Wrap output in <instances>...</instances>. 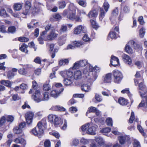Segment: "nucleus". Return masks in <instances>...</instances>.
I'll use <instances>...</instances> for the list:
<instances>
[{
	"mask_svg": "<svg viewBox=\"0 0 147 147\" xmlns=\"http://www.w3.org/2000/svg\"><path fill=\"white\" fill-rule=\"evenodd\" d=\"M139 88L140 91H139L140 95L143 98V100L139 104V107H147V92L145 86L143 84L142 82L140 83Z\"/></svg>",
	"mask_w": 147,
	"mask_h": 147,
	"instance_id": "obj_1",
	"label": "nucleus"
},
{
	"mask_svg": "<svg viewBox=\"0 0 147 147\" xmlns=\"http://www.w3.org/2000/svg\"><path fill=\"white\" fill-rule=\"evenodd\" d=\"M76 11L75 9L73 10H65L63 11V16L66 17L67 20H75L76 21L78 22H81V18L76 15Z\"/></svg>",
	"mask_w": 147,
	"mask_h": 147,
	"instance_id": "obj_2",
	"label": "nucleus"
},
{
	"mask_svg": "<svg viewBox=\"0 0 147 147\" xmlns=\"http://www.w3.org/2000/svg\"><path fill=\"white\" fill-rule=\"evenodd\" d=\"M100 69L99 67L97 66L93 67L90 65H89V69L88 70L87 69H85L83 70V73L84 74H86L88 73L90 74L92 73V76L91 79L95 80L97 78V73L100 71Z\"/></svg>",
	"mask_w": 147,
	"mask_h": 147,
	"instance_id": "obj_3",
	"label": "nucleus"
},
{
	"mask_svg": "<svg viewBox=\"0 0 147 147\" xmlns=\"http://www.w3.org/2000/svg\"><path fill=\"white\" fill-rule=\"evenodd\" d=\"M44 127L42 123L40 121L38 123L37 126L32 129L31 133L35 136L39 137L43 133Z\"/></svg>",
	"mask_w": 147,
	"mask_h": 147,
	"instance_id": "obj_4",
	"label": "nucleus"
},
{
	"mask_svg": "<svg viewBox=\"0 0 147 147\" xmlns=\"http://www.w3.org/2000/svg\"><path fill=\"white\" fill-rule=\"evenodd\" d=\"M109 5L107 1L106 0H105L103 7L105 10V12L104 11L102 8H100V15L99 18L100 20L101 21L102 20L105 16V13L108 11V9L109 7Z\"/></svg>",
	"mask_w": 147,
	"mask_h": 147,
	"instance_id": "obj_5",
	"label": "nucleus"
},
{
	"mask_svg": "<svg viewBox=\"0 0 147 147\" xmlns=\"http://www.w3.org/2000/svg\"><path fill=\"white\" fill-rule=\"evenodd\" d=\"M113 73L115 82L119 83L121 82L123 78L121 73L118 70H114L113 71Z\"/></svg>",
	"mask_w": 147,
	"mask_h": 147,
	"instance_id": "obj_6",
	"label": "nucleus"
},
{
	"mask_svg": "<svg viewBox=\"0 0 147 147\" xmlns=\"http://www.w3.org/2000/svg\"><path fill=\"white\" fill-rule=\"evenodd\" d=\"M23 68L20 69L18 71L20 75H26L27 74L28 69L30 68V66L28 65H22Z\"/></svg>",
	"mask_w": 147,
	"mask_h": 147,
	"instance_id": "obj_7",
	"label": "nucleus"
},
{
	"mask_svg": "<svg viewBox=\"0 0 147 147\" xmlns=\"http://www.w3.org/2000/svg\"><path fill=\"white\" fill-rule=\"evenodd\" d=\"M34 116V113L31 111L27 112L25 115L26 122L28 124H31L32 122Z\"/></svg>",
	"mask_w": 147,
	"mask_h": 147,
	"instance_id": "obj_8",
	"label": "nucleus"
},
{
	"mask_svg": "<svg viewBox=\"0 0 147 147\" xmlns=\"http://www.w3.org/2000/svg\"><path fill=\"white\" fill-rule=\"evenodd\" d=\"M40 97V91L36 90L35 91L34 94L32 95V98L36 102H39L42 101L41 98Z\"/></svg>",
	"mask_w": 147,
	"mask_h": 147,
	"instance_id": "obj_9",
	"label": "nucleus"
},
{
	"mask_svg": "<svg viewBox=\"0 0 147 147\" xmlns=\"http://www.w3.org/2000/svg\"><path fill=\"white\" fill-rule=\"evenodd\" d=\"M111 59L110 66L111 65L114 67H116L118 65L119 63V61L117 57L112 55L111 57Z\"/></svg>",
	"mask_w": 147,
	"mask_h": 147,
	"instance_id": "obj_10",
	"label": "nucleus"
},
{
	"mask_svg": "<svg viewBox=\"0 0 147 147\" xmlns=\"http://www.w3.org/2000/svg\"><path fill=\"white\" fill-rule=\"evenodd\" d=\"M63 90L64 89L62 88L59 91L57 90H53L50 92V95L54 98H57L59 95L63 91Z\"/></svg>",
	"mask_w": 147,
	"mask_h": 147,
	"instance_id": "obj_11",
	"label": "nucleus"
},
{
	"mask_svg": "<svg viewBox=\"0 0 147 147\" xmlns=\"http://www.w3.org/2000/svg\"><path fill=\"white\" fill-rule=\"evenodd\" d=\"M119 140L121 144H123L125 142H129L130 140V138L127 136H121L119 137Z\"/></svg>",
	"mask_w": 147,
	"mask_h": 147,
	"instance_id": "obj_12",
	"label": "nucleus"
},
{
	"mask_svg": "<svg viewBox=\"0 0 147 147\" xmlns=\"http://www.w3.org/2000/svg\"><path fill=\"white\" fill-rule=\"evenodd\" d=\"M31 3L30 1H26L25 3V11L23 12L22 13L25 15L28 14L29 11V9L31 7Z\"/></svg>",
	"mask_w": 147,
	"mask_h": 147,
	"instance_id": "obj_13",
	"label": "nucleus"
},
{
	"mask_svg": "<svg viewBox=\"0 0 147 147\" xmlns=\"http://www.w3.org/2000/svg\"><path fill=\"white\" fill-rule=\"evenodd\" d=\"M122 57L123 61L125 63L129 65H130L131 64V59L128 55L125 54H123Z\"/></svg>",
	"mask_w": 147,
	"mask_h": 147,
	"instance_id": "obj_14",
	"label": "nucleus"
},
{
	"mask_svg": "<svg viewBox=\"0 0 147 147\" xmlns=\"http://www.w3.org/2000/svg\"><path fill=\"white\" fill-rule=\"evenodd\" d=\"M97 127L96 125H95L89 127L87 130L88 134L93 135H95Z\"/></svg>",
	"mask_w": 147,
	"mask_h": 147,
	"instance_id": "obj_15",
	"label": "nucleus"
},
{
	"mask_svg": "<svg viewBox=\"0 0 147 147\" xmlns=\"http://www.w3.org/2000/svg\"><path fill=\"white\" fill-rule=\"evenodd\" d=\"M84 28V27L82 25H80L78 26L74 29V34H80Z\"/></svg>",
	"mask_w": 147,
	"mask_h": 147,
	"instance_id": "obj_16",
	"label": "nucleus"
},
{
	"mask_svg": "<svg viewBox=\"0 0 147 147\" xmlns=\"http://www.w3.org/2000/svg\"><path fill=\"white\" fill-rule=\"evenodd\" d=\"M73 78H65L63 81V83L65 86H67L71 85L74 82Z\"/></svg>",
	"mask_w": 147,
	"mask_h": 147,
	"instance_id": "obj_17",
	"label": "nucleus"
},
{
	"mask_svg": "<svg viewBox=\"0 0 147 147\" xmlns=\"http://www.w3.org/2000/svg\"><path fill=\"white\" fill-rule=\"evenodd\" d=\"M111 73H109L106 74L105 76L104 77L103 79V81L105 83H109L111 82Z\"/></svg>",
	"mask_w": 147,
	"mask_h": 147,
	"instance_id": "obj_18",
	"label": "nucleus"
},
{
	"mask_svg": "<svg viewBox=\"0 0 147 147\" xmlns=\"http://www.w3.org/2000/svg\"><path fill=\"white\" fill-rule=\"evenodd\" d=\"M14 142L16 143L21 144L24 146L26 143L25 140L20 137L16 138L14 140Z\"/></svg>",
	"mask_w": 147,
	"mask_h": 147,
	"instance_id": "obj_19",
	"label": "nucleus"
},
{
	"mask_svg": "<svg viewBox=\"0 0 147 147\" xmlns=\"http://www.w3.org/2000/svg\"><path fill=\"white\" fill-rule=\"evenodd\" d=\"M98 15V13L96 10L94 9L91 10L88 14V16L89 18H95Z\"/></svg>",
	"mask_w": 147,
	"mask_h": 147,
	"instance_id": "obj_20",
	"label": "nucleus"
},
{
	"mask_svg": "<svg viewBox=\"0 0 147 147\" xmlns=\"http://www.w3.org/2000/svg\"><path fill=\"white\" fill-rule=\"evenodd\" d=\"M74 77L75 80H78L82 78V72L80 70L75 71L74 73Z\"/></svg>",
	"mask_w": 147,
	"mask_h": 147,
	"instance_id": "obj_21",
	"label": "nucleus"
},
{
	"mask_svg": "<svg viewBox=\"0 0 147 147\" xmlns=\"http://www.w3.org/2000/svg\"><path fill=\"white\" fill-rule=\"evenodd\" d=\"M95 140L98 144V145H99L100 147L101 146L104 145L105 144V141L101 137H96Z\"/></svg>",
	"mask_w": 147,
	"mask_h": 147,
	"instance_id": "obj_22",
	"label": "nucleus"
},
{
	"mask_svg": "<svg viewBox=\"0 0 147 147\" xmlns=\"http://www.w3.org/2000/svg\"><path fill=\"white\" fill-rule=\"evenodd\" d=\"M23 3H15L13 6V9L16 11H19L21 10L22 8V5Z\"/></svg>",
	"mask_w": 147,
	"mask_h": 147,
	"instance_id": "obj_23",
	"label": "nucleus"
},
{
	"mask_svg": "<svg viewBox=\"0 0 147 147\" xmlns=\"http://www.w3.org/2000/svg\"><path fill=\"white\" fill-rule=\"evenodd\" d=\"M119 103L122 105H125L127 104L128 101L127 99L123 98H120L118 100Z\"/></svg>",
	"mask_w": 147,
	"mask_h": 147,
	"instance_id": "obj_24",
	"label": "nucleus"
},
{
	"mask_svg": "<svg viewBox=\"0 0 147 147\" xmlns=\"http://www.w3.org/2000/svg\"><path fill=\"white\" fill-rule=\"evenodd\" d=\"M61 123V119L57 117H56L53 122V123L55 127H57L58 125Z\"/></svg>",
	"mask_w": 147,
	"mask_h": 147,
	"instance_id": "obj_25",
	"label": "nucleus"
},
{
	"mask_svg": "<svg viewBox=\"0 0 147 147\" xmlns=\"http://www.w3.org/2000/svg\"><path fill=\"white\" fill-rule=\"evenodd\" d=\"M58 4L59 9H61L64 8L66 5L65 0H60L58 2Z\"/></svg>",
	"mask_w": 147,
	"mask_h": 147,
	"instance_id": "obj_26",
	"label": "nucleus"
},
{
	"mask_svg": "<svg viewBox=\"0 0 147 147\" xmlns=\"http://www.w3.org/2000/svg\"><path fill=\"white\" fill-rule=\"evenodd\" d=\"M0 83L8 87H11V82L9 80H2L1 81Z\"/></svg>",
	"mask_w": 147,
	"mask_h": 147,
	"instance_id": "obj_27",
	"label": "nucleus"
},
{
	"mask_svg": "<svg viewBox=\"0 0 147 147\" xmlns=\"http://www.w3.org/2000/svg\"><path fill=\"white\" fill-rule=\"evenodd\" d=\"M52 109L55 111H65V109L63 107L60 106L56 105L52 107Z\"/></svg>",
	"mask_w": 147,
	"mask_h": 147,
	"instance_id": "obj_28",
	"label": "nucleus"
},
{
	"mask_svg": "<svg viewBox=\"0 0 147 147\" xmlns=\"http://www.w3.org/2000/svg\"><path fill=\"white\" fill-rule=\"evenodd\" d=\"M0 16L4 18L9 16L5 9L2 8H0Z\"/></svg>",
	"mask_w": 147,
	"mask_h": 147,
	"instance_id": "obj_29",
	"label": "nucleus"
},
{
	"mask_svg": "<svg viewBox=\"0 0 147 147\" xmlns=\"http://www.w3.org/2000/svg\"><path fill=\"white\" fill-rule=\"evenodd\" d=\"M135 76L136 78L134 79V83L135 85L136 86H137L138 85V83L139 82V81H138V79H137V78H139L141 79V78L140 77V74L138 71H137L136 72Z\"/></svg>",
	"mask_w": 147,
	"mask_h": 147,
	"instance_id": "obj_30",
	"label": "nucleus"
},
{
	"mask_svg": "<svg viewBox=\"0 0 147 147\" xmlns=\"http://www.w3.org/2000/svg\"><path fill=\"white\" fill-rule=\"evenodd\" d=\"M81 88L82 90L86 92H88L90 90V86L86 84H84L82 85Z\"/></svg>",
	"mask_w": 147,
	"mask_h": 147,
	"instance_id": "obj_31",
	"label": "nucleus"
},
{
	"mask_svg": "<svg viewBox=\"0 0 147 147\" xmlns=\"http://www.w3.org/2000/svg\"><path fill=\"white\" fill-rule=\"evenodd\" d=\"M57 34L52 32H51L49 35L47 36V39L49 40H53L54 38L57 37Z\"/></svg>",
	"mask_w": 147,
	"mask_h": 147,
	"instance_id": "obj_32",
	"label": "nucleus"
},
{
	"mask_svg": "<svg viewBox=\"0 0 147 147\" xmlns=\"http://www.w3.org/2000/svg\"><path fill=\"white\" fill-rule=\"evenodd\" d=\"M131 46V45H129L128 43L125 47L126 51L129 54H132L133 53V50Z\"/></svg>",
	"mask_w": 147,
	"mask_h": 147,
	"instance_id": "obj_33",
	"label": "nucleus"
},
{
	"mask_svg": "<svg viewBox=\"0 0 147 147\" xmlns=\"http://www.w3.org/2000/svg\"><path fill=\"white\" fill-rule=\"evenodd\" d=\"M128 44L129 45H131V46L133 47L134 49H138L139 47V45L133 40H131L129 41Z\"/></svg>",
	"mask_w": 147,
	"mask_h": 147,
	"instance_id": "obj_34",
	"label": "nucleus"
},
{
	"mask_svg": "<svg viewBox=\"0 0 147 147\" xmlns=\"http://www.w3.org/2000/svg\"><path fill=\"white\" fill-rule=\"evenodd\" d=\"M27 45L25 44L24 43L21 45L20 49L21 51L26 53L28 52L27 49Z\"/></svg>",
	"mask_w": 147,
	"mask_h": 147,
	"instance_id": "obj_35",
	"label": "nucleus"
},
{
	"mask_svg": "<svg viewBox=\"0 0 147 147\" xmlns=\"http://www.w3.org/2000/svg\"><path fill=\"white\" fill-rule=\"evenodd\" d=\"M69 61L68 59H61L59 61V65L60 66L67 65L69 63Z\"/></svg>",
	"mask_w": 147,
	"mask_h": 147,
	"instance_id": "obj_36",
	"label": "nucleus"
},
{
	"mask_svg": "<svg viewBox=\"0 0 147 147\" xmlns=\"http://www.w3.org/2000/svg\"><path fill=\"white\" fill-rule=\"evenodd\" d=\"M16 31V28L14 26H11L9 27L8 29V33L13 34L15 33Z\"/></svg>",
	"mask_w": 147,
	"mask_h": 147,
	"instance_id": "obj_37",
	"label": "nucleus"
},
{
	"mask_svg": "<svg viewBox=\"0 0 147 147\" xmlns=\"http://www.w3.org/2000/svg\"><path fill=\"white\" fill-rule=\"evenodd\" d=\"M137 128L143 136L145 137H147V135H146V134L144 132L143 129L140 125H137Z\"/></svg>",
	"mask_w": 147,
	"mask_h": 147,
	"instance_id": "obj_38",
	"label": "nucleus"
},
{
	"mask_svg": "<svg viewBox=\"0 0 147 147\" xmlns=\"http://www.w3.org/2000/svg\"><path fill=\"white\" fill-rule=\"evenodd\" d=\"M81 67H84L88 64V61L87 60L84 59L79 61Z\"/></svg>",
	"mask_w": 147,
	"mask_h": 147,
	"instance_id": "obj_39",
	"label": "nucleus"
},
{
	"mask_svg": "<svg viewBox=\"0 0 147 147\" xmlns=\"http://www.w3.org/2000/svg\"><path fill=\"white\" fill-rule=\"evenodd\" d=\"M49 93L45 92L44 93L43 97L41 98L42 101L47 100L49 99Z\"/></svg>",
	"mask_w": 147,
	"mask_h": 147,
	"instance_id": "obj_40",
	"label": "nucleus"
},
{
	"mask_svg": "<svg viewBox=\"0 0 147 147\" xmlns=\"http://www.w3.org/2000/svg\"><path fill=\"white\" fill-rule=\"evenodd\" d=\"M13 132L16 134H19L21 133L22 132V130L18 127H15L13 129Z\"/></svg>",
	"mask_w": 147,
	"mask_h": 147,
	"instance_id": "obj_41",
	"label": "nucleus"
},
{
	"mask_svg": "<svg viewBox=\"0 0 147 147\" xmlns=\"http://www.w3.org/2000/svg\"><path fill=\"white\" fill-rule=\"evenodd\" d=\"M90 125L89 123H88L82 125L81 128V130L82 131H86L87 128L89 127Z\"/></svg>",
	"mask_w": 147,
	"mask_h": 147,
	"instance_id": "obj_42",
	"label": "nucleus"
},
{
	"mask_svg": "<svg viewBox=\"0 0 147 147\" xmlns=\"http://www.w3.org/2000/svg\"><path fill=\"white\" fill-rule=\"evenodd\" d=\"M43 90L46 91H48L51 89V86L49 83H46L43 86Z\"/></svg>",
	"mask_w": 147,
	"mask_h": 147,
	"instance_id": "obj_43",
	"label": "nucleus"
},
{
	"mask_svg": "<svg viewBox=\"0 0 147 147\" xmlns=\"http://www.w3.org/2000/svg\"><path fill=\"white\" fill-rule=\"evenodd\" d=\"M106 122L108 125L112 126L113 125V121L111 118H107L106 121Z\"/></svg>",
	"mask_w": 147,
	"mask_h": 147,
	"instance_id": "obj_44",
	"label": "nucleus"
},
{
	"mask_svg": "<svg viewBox=\"0 0 147 147\" xmlns=\"http://www.w3.org/2000/svg\"><path fill=\"white\" fill-rule=\"evenodd\" d=\"M39 11V8L37 6L34 7L32 9V13L34 15L37 14Z\"/></svg>",
	"mask_w": 147,
	"mask_h": 147,
	"instance_id": "obj_45",
	"label": "nucleus"
},
{
	"mask_svg": "<svg viewBox=\"0 0 147 147\" xmlns=\"http://www.w3.org/2000/svg\"><path fill=\"white\" fill-rule=\"evenodd\" d=\"M145 33V29L144 28H142L140 30L139 36L141 38H143Z\"/></svg>",
	"mask_w": 147,
	"mask_h": 147,
	"instance_id": "obj_46",
	"label": "nucleus"
},
{
	"mask_svg": "<svg viewBox=\"0 0 147 147\" xmlns=\"http://www.w3.org/2000/svg\"><path fill=\"white\" fill-rule=\"evenodd\" d=\"M38 23L37 22H36L35 23L34 21H32L30 24H28V27L29 29L32 28H33L34 26H36Z\"/></svg>",
	"mask_w": 147,
	"mask_h": 147,
	"instance_id": "obj_47",
	"label": "nucleus"
},
{
	"mask_svg": "<svg viewBox=\"0 0 147 147\" xmlns=\"http://www.w3.org/2000/svg\"><path fill=\"white\" fill-rule=\"evenodd\" d=\"M109 36L112 39H116L117 38V36L114 31L110 32L109 34Z\"/></svg>",
	"mask_w": 147,
	"mask_h": 147,
	"instance_id": "obj_48",
	"label": "nucleus"
},
{
	"mask_svg": "<svg viewBox=\"0 0 147 147\" xmlns=\"http://www.w3.org/2000/svg\"><path fill=\"white\" fill-rule=\"evenodd\" d=\"M18 40L20 42H26L28 41L29 39L28 38L24 37H19Z\"/></svg>",
	"mask_w": 147,
	"mask_h": 147,
	"instance_id": "obj_49",
	"label": "nucleus"
},
{
	"mask_svg": "<svg viewBox=\"0 0 147 147\" xmlns=\"http://www.w3.org/2000/svg\"><path fill=\"white\" fill-rule=\"evenodd\" d=\"M90 22L92 27L96 29L98 27V25L94 20H91Z\"/></svg>",
	"mask_w": 147,
	"mask_h": 147,
	"instance_id": "obj_50",
	"label": "nucleus"
},
{
	"mask_svg": "<svg viewBox=\"0 0 147 147\" xmlns=\"http://www.w3.org/2000/svg\"><path fill=\"white\" fill-rule=\"evenodd\" d=\"M111 131V129L108 127H107L102 129L100 132L102 133H107L110 132Z\"/></svg>",
	"mask_w": 147,
	"mask_h": 147,
	"instance_id": "obj_51",
	"label": "nucleus"
},
{
	"mask_svg": "<svg viewBox=\"0 0 147 147\" xmlns=\"http://www.w3.org/2000/svg\"><path fill=\"white\" fill-rule=\"evenodd\" d=\"M15 75V73L11 71H9L8 72L7 74V77L8 79H11L13 78Z\"/></svg>",
	"mask_w": 147,
	"mask_h": 147,
	"instance_id": "obj_52",
	"label": "nucleus"
},
{
	"mask_svg": "<svg viewBox=\"0 0 147 147\" xmlns=\"http://www.w3.org/2000/svg\"><path fill=\"white\" fill-rule=\"evenodd\" d=\"M79 5L83 7H86V1L83 0H80L78 2Z\"/></svg>",
	"mask_w": 147,
	"mask_h": 147,
	"instance_id": "obj_53",
	"label": "nucleus"
},
{
	"mask_svg": "<svg viewBox=\"0 0 147 147\" xmlns=\"http://www.w3.org/2000/svg\"><path fill=\"white\" fill-rule=\"evenodd\" d=\"M80 67H81V66L80 65V63L79 61H78L74 63L72 68L73 69H76L79 68Z\"/></svg>",
	"mask_w": 147,
	"mask_h": 147,
	"instance_id": "obj_54",
	"label": "nucleus"
},
{
	"mask_svg": "<svg viewBox=\"0 0 147 147\" xmlns=\"http://www.w3.org/2000/svg\"><path fill=\"white\" fill-rule=\"evenodd\" d=\"M134 119V114L133 112H132L131 113V115L129 119V121L130 123H133V121Z\"/></svg>",
	"mask_w": 147,
	"mask_h": 147,
	"instance_id": "obj_55",
	"label": "nucleus"
},
{
	"mask_svg": "<svg viewBox=\"0 0 147 147\" xmlns=\"http://www.w3.org/2000/svg\"><path fill=\"white\" fill-rule=\"evenodd\" d=\"M73 73L72 71L70 70L67 71V78H73Z\"/></svg>",
	"mask_w": 147,
	"mask_h": 147,
	"instance_id": "obj_56",
	"label": "nucleus"
},
{
	"mask_svg": "<svg viewBox=\"0 0 147 147\" xmlns=\"http://www.w3.org/2000/svg\"><path fill=\"white\" fill-rule=\"evenodd\" d=\"M67 26L66 25H63L61 27L60 31L61 33L67 31Z\"/></svg>",
	"mask_w": 147,
	"mask_h": 147,
	"instance_id": "obj_57",
	"label": "nucleus"
},
{
	"mask_svg": "<svg viewBox=\"0 0 147 147\" xmlns=\"http://www.w3.org/2000/svg\"><path fill=\"white\" fill-rule=\"evenodd\" d=\"M95 97L96 100L98 102H100L102 100L101 97L97 94H95Z\"/></svg>",
	"mask_w": 147,
	"mask_h": 147,
	"instance_id": "obj_58",
	"label": "nucleus"
},
{
	"mask_svg": "<svg viewBox=\"0 0 147 147\" xmlns=\"http://www.w3.org/2000/svg\"><path fill=\"white\" fill-rule=\"evenodd\" d=\"M56 115H49L48 116V118L49 120L50 121L52 122H53V120L55 119V117H56Z\"/></svg>",
	"mask_w": 147,
	"mask_h": 147,
	"instance_id": "obj_59",
	"label": "nucleus"
},
{
	"mask_svg": "<svg viewBox=\"0 0 147 147\" xmlns=\"http://www.w3.org/2000/svg\"><path fill=\"white\" fill-rule=\"evenodd\" d=\"M138 21L140 24L143 25L144 23V22L142 16H140L138 17Z\"/></svg>",
	"mask_w": 147,
	"mask_h": 147,
	"instance_id": "obj_60",
	"label": "nucleus"
},
{
	"mask_svg": "<svg viewBox=\"0 0 147 147\" xmlns=\"http://www.w3.org/2000/svg\"><path fill=\"white\" fill-rule=\"evenodd\" d=\"M134 147H140L139 142L137 140H135L134 142Z\"/></svg>",
	"mask_w": 147,
	"mask_h": 147,
	"instance_id": "obj_61",
	"label": "nucleus"
},
{
	"mask_svg": "<svg viewBox=\"0 0 147 147\" xmlns=\"http://www.w3.org/2000/svg\"><path fill=\"white\" fill-rule=\"evenodd\" d=\"M14 119V117L11 115L8 116L6 118L7 121L10 122H12L13 121Z\"/></svg>",
	"mask_w": 147,
	"mask_h": 147,
	"instance_id": "obj_62",
	"label": "nucleus"
},
{
	"mask_svg": "<svg viewBox=\"0 0 147 147\" xmlns=\"http://www.w3.org/2000/svg\"><path fill=\"white\" fill-rule=\"evenodd\" d=\"M73 45L77 47H80L82 45V43L79 41H74L73 42Z\"/></svg>",
	"mask_w": 147,
	"mask_h": 147,
	"instance_id": "obj_63",
	"label": "nucleus"
},
{
	"mask_svg": "<svg viewBox=\"0 0 147 147\" xmlns=\"http://www.w3.org/2000/svg\"><path fill=\"white\" fill-rule=\"evenodd\" d=\"M45 147H50L51 146V143L49 140H47L44 143Z\"/></svg>",
	"mask_w": 147,
	"mask_h": 147,
	"instance_id": "obj_64",
	"label": "nucleus"
}]
</instances>
